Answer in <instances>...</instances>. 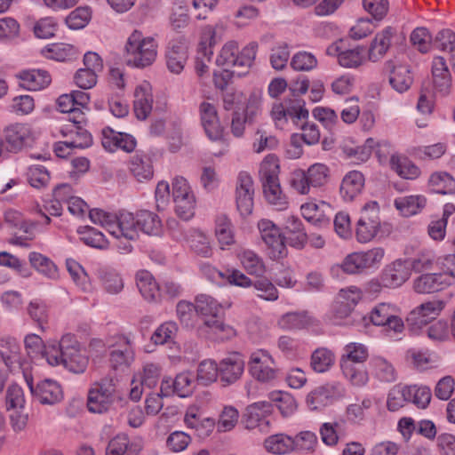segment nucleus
I'll return each instance as SVG.
<instances>
[{
  "mask_svg": "<svg viewBox=\"0 0 455 455\" xmlns=\"http://www.w3.org/2000/svg\"><path fill=\"white\" fill-rule=\"evenodd\" d=\"M30 358L45 359L52 366L63 365L65 369L75 374L84 373L89 364V356L82 349L76 338L65 334L58 347H46L43 337L38 333H30Z\"/></svg>",
  "mask_w": 455,
  "mask_h": 455,
  "instance_id": "f257e3e1",
  "label": "nucleus"
},
{
  "mask_svg": "<svg viewBox=\"0 0 455 455\" xmlns=\"http://www.w3.org/2000/svg\"><path fill=\"white\" fill-rule=\"evenodd\" d=\"M89 217L94 224L105 228L114 237L134 240L139 236L136 215L120 211L116 214L107 212L100 209H92Z\"/></svg>",
  "mask_w": 455,
  "mask_h": 455,
  "instance_id": "f03ea898",
  "label": "nucleus"
},
{
  "mask_svg": "<svg viewBox=\"0 0 455 455\" xmlns=\"http://www.w3.org/2000/svg\"><path fill=\"white\" fill-rule=\"evenodd\" d=\"M279 172L278 159L274 155L267 156L260 164L259 177L265 198L276 210L283 211L287 208L288 202L281 190Z\"/></svg>",
  "mask_w": 455,
  "mask_h": 455,
  "instance_id": "7ed1b4c3",
  "label": "nucleus"
},
{
  "mask_svg": "<svg viewBox=\"0 0 455 455\" xmlns=\"http://www.w3.org/2000/svg\"><path fill=\"white\" fill-rule=\"evenodd\" d=\"M345 353L340 358V368L344 376L355 386H363L368 374L363 363L368 358V350L363 344L352 342L344 347Z\"/></svg>",
  "mask_w": 455,
  "mask_h": 455,
  "instance_id": "20e7f679",
  "label": "nucleus"
},
{
  "mask_svg": "<svg viewBox=\"0 0 455 455\" xmlns=\"http://www.w3.org/2000/svg\"><path fill=\"white\" fill-rule=\"evenodd\" d=\"M125 61L128 66L146 68L150 66L157 55V43L153 37H143L135 30L128 38Z\"/></svg>",
  "mask_w": 455,
  "mask_h": 455,
  "instance_id": "39448f33",
  "label": "nucleus"
},
{
  "mask_svg": "<svg viewBox=\"0 0 455 455\" xmlns=\"http://www.w3.org/2000/svg\"><path fill=\"white\" fill-rule=\"evenodd\" d=\"M118 400H122L121 394L114 379L103 378L88 390L86 405L90 412L103 414L109 411Z\"/></svg>",
  "mask_w": 455,
  "mask_h": 455,
  "instance_id": "423d86ee",
  "label": "nucleus"
},
{
  "mask_svg": "<svg viewBox=\"0 0 455 455\" xmlns=\"http://www.w3.org/2000/svg\"><path fill=\"white\" fill-rule=\"evenodd\" d=\"M220 304L212 296L200 294L196 298V313L210 317L204 321V324L216 334L223 333L220 339H227L234 335L235 331L220 320Z\"/></svg>",
  "mask_w": 455,
  "mask_h": 455,
  "instance_id": "0eeeda50",
  "label": "nucleus"
},
{
  "mask_svg": "<svg viewBox=\"0 0 455 455\" xmlns=\"http://www.w3.org/2000/svg\"><path fill=\"white\" fill-rule=\"evenodd\" d=\"M447 301L440 298L427 299L413 308L406 317L409 329L417 333L442 314Z\"/></svg>",
  "mask_w": 455,
  "mask_h": 455,
  "instance_id": "6e6552de",
  "label": "nucleus"
},
{
  "mask_svg": "<svg viewBox=\"0 0 455 455\" xmlns=\"http://www.w3.org/2000/svg\"><path fill=\"white\" fill-rule=\"evenodd\" d=\"M172 198L176 214L184 220H190L195 214L196 197L188 180L176 177L172 180Z\"/></svg>",
  "mask_w": 455,
  "mask_h": 455,
  "instance_id": "1a4fd4ad",
  "label": "nucleus"
},
{
  "mask_svg": "<svg viewBox=\"0 0 455 455\" xmlns=\"http://www.w3.org/2000/svg\"><path fill=\"white\" fill-rule=\"evenodd\" d=\"M381 228L379 208L377 202H370L362 209L357 221L355 235L360 243H367L377 236Z\"/></svg>",
  "mask_w": 455,
  "mask_h": 455,
  "instance_id": "9d476101",
  "label": "nucleus"
},
{
  "mask_svg": "<svg viewBox=\"0 0 455 455\" xmlns=\"http://www.w3.org/2000/svg\"><path fill=\"white\" fill-rule=\"evenodd\" d=\"M272 412V403L269 402H257L245 409L242 422L246 429L258 428L259 432L267 434L270 430V420L267 417Z\"/></svg>",
  "mask_w": 455,
  "mask_h": 455,
  "instance_id": "9b49d317",
  "label": "nucleus"
},
{
  "mask_svg": "<svg viewBox=\"0 0 455 455\" xmlns=\"http://www.w3.org/2000/svg\"><path fill=\"white\" fill-rule=\"evenodd\" d=\"M248 364L251 376L259 381L268 382L276 376L275 363L267 350L258 349L252 352Z\"/></svg>",
  "mask_w": 455,
  "mask_h": 455,
  "instance_id": "f8f14e48",
  "label": "nucleus"
},
{
  "mask_svg": "<svg viewBox=\"0 0 455 455\" xmlns=\"http://www.w3.org/2000/svg\"><path fill=\"white\" fill-rule=\"evenodd\" d=\"M258 228L261 239L269 250L270 258H283L286 254V246L279 228L268 220H261L258 223Z\"/></svg>",
  "mask_w": 455,
  "mask_h": 455,
  "instance_id": "ddd939ff",
  "label": "nucleus"
},
{
  "mask_svg": "<svg viewBox=\"0 0 455 455\" xmlns=\"http://www.w3.org/2000/svg\"><path fill=\"white\" fill-rule=\"evenodd\" d=\"M254 186L251 175L246 172L238 174L235 186V204L241 216L246 217L252 212Z\"/></svg>",
  "mask_w": 455,
  "mask_h": 455,
  "instance_id": "4468645a",
  "label": "nucleus"
},
{
  "mask_svg": "<svg viewBox=\"0 0 455 455\" xmlns=\"http://www.w3.org/2000/svg\"><path fill=\"white\" fill-rule=\"evenodd\" d=\"M109 345V361L114 369L127 368L134 360V349L131 339L124 335L114 338Z\"/></svg>",
  "mask_w": 455,
  "mask_h": 455,
  "instance_id": "2eb2a0df",
  "label": "nucleus"
},
{
  "mask_svg": "<svg viewBox=\"0 0 455 455\" xmlns=\"http://www.w3.org/2000/svg\"><path fill=\"white\" fill-rule=\"evenodd\" d=\"M342 395L340 385L326 383L313 389L307 396L310 410H320Z\"/></svg>",
  "mask_w": 455,
  "mask_h": 455,
  "instance_id": "dca6fc26",
  "label": "nucleus"
},
{
  "mask_svg": "<svg viewBox=\"0 0 455 455\" xmlns=\"http://www.w3.org/2000/svg\"><path fill=\"white\" fill-rule=\"evenodd\" d=\"M0 355L9 371H20L25 381L28 384V374L25 367L26 361L22 359L20 353V347L14 339L2 340Z\"/></svg>",
  "mask_w": 455,
  "mask_h": 455,
  "instance_id": "f3484780",
  "label": "nucleus"
},
{
  "mask_svg": "<svg viewBox=\"0 0 455 455\" xmlns=\"http://www.w3.org/2000/svg\"><path fill=\"white\" fill-rule=\"evenodd\" d=\"M188 42L184 36H179L169 42L166 50V65L168 69L174 74H180L187 62Z\"/></svg>",
  "mask_w": 455,
  "mask_h": 455,
  "instance_id": "a211bd4d",
  "label": "nucleus"
},
{
  "mask_svg": "<svg viewBox=\"0 0 455 455\" xmlns=\"http://www.w3.org/2000/svg\"><path fill=\"white\" fill-rule=\"evenodd\" d=\"M101 144L109 152H115L118 148L125 152H132L136 147V140L128 133L118 132L106 127L102 130Z\"/></svg>",
  "mask_w": 455,
  "mask_h": 455,
  "instance_id": "6ab92c4d",
  "label": "nucleus"
},
{
  "mask_svg": "<svg viewBox=\"0 0 455 455\" xmlns=\"http://www.w3.org/2000/svg\"><path fill=\"white\" fill-rule=\"evenodd\" d=\"M244 371V360L239 353H232L220 362V376L222 382L230 385L237 381Z\"/></svg>",
  "mask_w": 455,
  "mask_h": 455,
  "instance_id": "aec40b11",
  "label": "nucleus"
},
{
  "mask_svg": "<svg viewBox=\"0 0 455 455\" xmlns=\"http://www.w3.org/2000/svg\"><path fill=\"white\" fill-rule=\"evenodd\" d=\"M410 275L411 269L406 259H397L386 267L381 275V283L388 288L399 287L409 279Z\"/></svg>",
  "mask_w": 455,
  "mask_h": 455,
  "instance_id": "412c9836",
  "label": "nucleus"
},
{
  "mask_svg": "<svg viewBox=\"0 0 455 455\" xmlns=\"http://www.w3.org/2000/svg\"><path fill=\"white\" fill-rule=\"evenodd\" d=\"M385 68L389 72V84L397 92L403 93L411 86L413 77L408 66L387 60Z\"/></svg>",
  "mask_w": 455,
  "mask_h": 455,
  "instance_id": "4be33fe9",
  "label": "nucleus"
},
{
  "mask_svg": "<svg viewBox=\"0 0 455 455\" xmlns=\"http://www.w3.org/2000/svg\"><path fill=\"white\" fill-rule=\"evenodd\" d=\"M202 125L208 138L218 140L222 137V127L220 124L216 108L213 104L204 101L199 107Z\"/></svg>",
  "mask_w": 455,
  "mask_h": 455,
  "instance_id": "5701e85b",
  "label": "nucleus"
},
{
  "mask_svg": "<svg viewBox=\"0 0 455 455\" xmlns=\"http://www.w3.org/2000/svg\"><path fill=\"white\" fill-rule=\"evenodd\" d=\"M0 136L4 143L5 152L17 153L22 149L28 136V127L25 124H14L5 127Z\"/></svg>",
  "mask_w": 455,
  "mask_h": 455,
  "instance_id": "b1692460",
  "label": "nucleus"
},
{
  "mask_svg": "<svg viewBox=\"0 0 455 455\" xmlns=\"http://www.w3.org/2000/svg\"><path fill=\"white\" fill-rule=\"evenodd\" d=\"M30 393L41 404L53 405L63 398L60 386L51 379L38 383L35 388L30 383Z\"/></svg>",
  "mask_w": 455,
  "mask_h": 455,
  "instance_id": "393cba45",
  "label": "nucleus"
},
{
  "mask_svg": "<svg viewBox=\"0 0 455 455\" xmlns=\"http://www.w3.org/2000/svg\"><path fill=\"white\" fill-rule=\"evenodd\" d=\"M153 95L151 86L143 82L138 85L134 92L133 110L140 120H145L152 111Z\"/></svg>",
  "mask_w": 455,
  "mask_h": 455,
  "instance_id": "a878e982",
  "label": "nucleus"
},
{
  "mask_svg": "<svg viewBox=\"0 0 455 455\" xmlns=\"http://www.w3.org/2000/svg\"><path fill=\"white\" fill-rule=\"evenodd\" d=\"M343 41L331 45L327 52L330 54H337L338 60L340 66L344 68H357L363 63V47H356L355 49L344 50L342 47Z\"/></svg>",
  "mask_w": 455,
  "mask_h": 455,
  "instance_id": "bb28decb",
  "label": "nucleus"
},
{
  "mask_svg": "<svg viewBox=\"0 0 455 455\" xmlns=\"http://www.w3.org/2000/svg\"><path fill=\"white\" fill-rule=\"evenodd\" d=\"M265 450L274 455H287L295 451L297 447L293 437L278 433L267 436L263 443Z\"/></svg>",
  "mask_w": 455,
  "mask_h": 455,
  "instance_id": "cd10ccee",
  "label": "nucleus"
},
{
  "mask_svg": "<svg viewBox=\"0 0 455 455\" xmlns=\"http://www.w3.org/2000/svg\"><path fill=\"white\" fill-rule=\"evenodd\" d=\"M42 56L56 61H71L77 59L79 52L73 44L65 43L50 44L39 50Z\"/></svg>",
  "mask_w": 455,
  "mask_h": 455,
  "instance_id": "c85d7f7f",
  "label": "nucleus"
},
{
  "mask_svg": "<svg viewBox=\"0 0 455 455\" xmlns=\"http://www.w3.org/2000/svg\"><path fill=\"white\" fill-rule=\"evenodd\" d=\"M432 76L435 92L442 95L448 94L451 86V78L448 67L443 57H436L434 59Z\"/></svg>",
  "mask_w": 455,
  "mask_h": 455,
  "instance_id": "c756f323",
  "label": "nucleus"
},
{
  "mask_svg": "<svg viewBox=\"0 0 455 455\" xmlns=\"http://www.w3.org/2000/svg\"><path fill=\"white\" fill-rule=\"evenodd\" d=\"M395 30L392 27H387L376 34L368 52V58L371 61H378L386 55L391 46Z\"/></svg>",
  "mask_w": 455,
  "mask_h": 455,
  "instance_id": "7c9ffc66",
  "label": "nucleus"
},
{
  "mask_svg": "<svg viewBox=\"0 0 455 455\" xmlns=\"http://www.w3.org/2000/svg\"><path fill=\"white\" fill-rule=\"evenodd\" d=\"M136 284L146 300L152 302L157 301L160 299V287L148 271L140 270L136 274Z\"/></svg>",
  "mask_w": 455,
  "mask_h": 455,
  "instance_id": "2f4dec72",
  "label": "nucleus"
},
{
  "mask_svg": "<svg viewBox=\"0 0 455 455\" xmlns=\"http://www.w3.org/2000/svg\"><path fill=\"white\" fill-rule=\"evenodd\" d=\"M184 423L188 428L193 429L199 439H205L212 435L216 422L212 418H200L193 411H187Z\"/></svg>",
  "mask_w": 455,
  "mask_h": 455,
  "instance_id": "473e14b6",
  "label": "nucleus"
},
{
  "mask_svg": "<svg viewBox=\"0 0 455 455\" xmlns=\"http://www.w3.org/2000/svg\"><path fill=\"white\" fill-rule=\"evenodd\" d=\"M364 177L358 171L349 172L342 180L340 185V195L346 201H352L363 190Z\"/></svg>",
  "mask_w": 455,
  "mask_h": 455,
  "instance_id": "72a5a7b5",
  "label": "nucleus"
},
{
  "mask_svg": "<svg viewBox=\"0 0 455 455\" xmlns=\"http://www.w3.org/2000/svg\"><path fill=\"white\" fill-rule=\"evenodd\" d=\"M389 163L391 169L403 179L415 180L421 173L420 169L404 156L394 154L391 156Z\"/></svg>",
  "mask_w": 455,
  "mask_h": 455,
  "instance_id": "f704fd0d",
  "label": "nucleus"
},
{
  "mask_svg": "<svg viewBox=\"0 0 455 455\" xmlns=\"http://www.w3.org/2000/svg\"><path fill=\"white\" fill-rule=\"evenodd\" d=\"M137 228L148 235H159L162 232V222L158 215L147 210L136 213Z\"/></svg>",
  "mask_w": 455,
  "mask_h": 455,
  "instance_id": "c9c22d12",
  "label": "nucleus"
},
{
  "mask_svg": "<svg viewBox=\"0 0 455 455\" xmlns=\"http://www.w3.org/2000/svg\"><path fill=\"white\" fill-rule=\"evenodd\" d=\"M445 283L443 274H425L414 281V290L418 293H432L442 290Z\"/></svg>",
  "mask_w": 455,
  "mask_h": 455,
  "instance_id": "e433bc0d",
  "label": "nucleus"
},
{
  "mask_svg": "<svg viewBox=\"0 0 455 455\" xmlns=\"http://www.w3.org/2000/svg\"><path fill=\"white\" fill-rule=\"evenodd\" d=\"M140 451V448L131 443L126 435H117L109 441L106 455H139Z\"/></svg>",
  "mask_w": 455,
  "mask_h": 455,
  "instance_id": "4c0bfd02",
  "label": "nucleus"
},
{
  "mask_svg": "<svg viewBox=\"0 0 455 455\" xmlns=\"http://www.w3.org/2000/svg\"><path fill=\"white\" fill-rule=\"evenodd\" d=\"M130 171L139 181L150 180L154 175L151 159L146 155H134L130 162Z\"/></svg>",
  "mask_w": 455,
  "mask_h": 455,
  "instance_id": "58836bf2",
  "label": "nucleus"
},
{
  "mask_svg": "<svg viewBox=\"0 0 455 455\" xmlns=\"http://www.w3.org/2000/svg\"><path fill=\"white\" fill-rule=\"evenodd\" d=\"M323 208H330V205L324 202L317 204L314 202H308L301 205L302 216L309 222L316 226L327 225L329 219L324 214Z\"/></svg>",
  "mask_w": 455,
  "mask_h": 455,
  "instance_id": "ea45409f",
  "label": "nucleus"
},
{
  "mask_svg": "<svg viewBox=\"0 0 455 455\" xmlns=\"http://www.w3.org/2000/svg\"><path fill=\"white\" fill-rule=\"evenodd\" d=\"M238 259L249 275L261 276L266 271L263 259L251 250H242Z\"/></svg>",
  "mask_w": 455,
  "mask_h": 455,
  "instance_id": "a19ab883",
  "label": "nucleus"
},
{
  "mask_svg": "<svg viewBox=\"0 0 455 455\" xmlns=\"http://www.w3.org/2000/svg\"><path fill=\"white\" fill-rule=\"evenodd\" d=\"M427 203L423 196H408L395 200V208L405 217L417 214Z\"/></svg>",
  "mask_w": 455,
  "mask_h": 455,
  "instance_id": "79ce46f5",
  "label": "nucleus"
},
{
  "mask_svg": "<svg viewBox=\"0 0 455 455\" xmlns=\"http://www.w3.org/2000/svg\"><path fill=\"white\" fill-rule=\"evenodd\" d=\"M215 235L223 246L235 243L234 227L230 219L226 214H220L215 220Z\"/></svg>",
  "mask_w": 455,
  "mask_h": 455,
  "instance_id": "37998d69",
  "label": "nucleus"
},
{
  "mask_svg": "<svg viewBox=\"0 0 455 455\" xmlns=\"http://www.w3.org/2000/svg\"><path fill=\"white\" fill-rule=\"evenodd\" d=\"M238 53L239 49L237 43L234 41L228 42L221 48L220 52L216 59V63L218 66L223 68L240 70V68H238Z\"/></svg>",
  "mask_w": 455,
  "mask_h": 455,
  "instance_id": "c03bdc74",
  "label": "nucleus"
},
{
  "mask_svg": "<svg viewBox=\"0 0 455 455\" xmlns=\"http://www.w3.org/2000/svg\"><path fill=\"white\" fill-rule=\"evenodd\" d=\"M220 374V364L215 361L206 359L202 361L196 370V381L203 386H208L215 382Z\"/></svg>",
  "mask_w": 455,
  "mask_h": 455,
  "instance_id": "a18cd8bd",
  "label": "nucleus"
},
{
  "mask_svg": "<svg viewBox=\"0 0 455 455\" xmlns=\"http://www.w3.org/2000/svg\"><path fill=\"white\" fill-rule=\"evenodd\" d=\"M334 362V354L328 348L321 347L312 353L310 366L315 372L323 373L329 371Z\"/></svg>",
  "mask_w": 455,
  "mask_h": 455,
  "instance_id": "49530a36",
  "label": "nucleus"
},
{
  "mask_svg": "<svg viewBox=\"0 0 455 455\" xmlns=\"http://www.w3.org/2000/svg\"><path fill=\"white\" fill-rule=\"evenodd\" d=\"M370 365L374 376L383 382H393L395 380V371L393 365L381 356H373Z\"/></svg>",
  "mask_w": 455,
  "mask_h": 455,
  "instance_id": "de8ad7c7",
  "label": "nucleus"
},
{
  "mask_svg": "<svg viewBox=\"0 0 455 455\" xmlns=\"http://www.w3.org/2000/svg\"><path fill=\"white\" fill-rule=\"evenodd\" d=\"M30 266L48 278L56 279L59 275L53 261L41 253L30 252Z\"/></svg>",
  "mask_w": 455,
  "mask_h": 455,
  "instance_id": "09e8293b",
  "label": "nucleus"
},
{
  "mask_svg": "<svg viewBox=\"0 0 455 455\" xmlns=\"http://www.w3.org/2000/svg\"><path fill=\"white\" fill-rule=\"evenodd\" d=\"M99 277L104 289L111 294L119 293L124 289V281L114 269L100 268Z\"/></svg>",
  "mask_w": 455,
  "mask_h": 455,
  "instance_id": "8fccbe9b",
  "label": "nucleus"
},
{
  "mask_svg": "<svg viewBox=\"0 0 455 455\" xmlns=\"http://www.w3.org/2000/svg\"><path fill=\"white\" fill-rule=\"evenodd\" d=\"M310 323V318L306 312H290L278 320V325L283 330H300Z\"/></svg>",
  "mask_w": 455,
  "mask_h": 455,
  "instance_id": "3c124183",
  "label": "nucleus"
},
{
  "mask_svg": "<svg viewBox=\"0 0 455 455\" xmlns=\"http://www.w3.org/2000/svg\"><path fill=\"white\" fill-rule=\"evenodd\" d=\"M428 184L435 192L443 195L451 193L455 188L454 179L445 172L432 173L429 177Z\"/></svg>",
  "mask_w": 455,
  "mask_h": 455,
  "instance_id": "603ef678",
  "label": "nucleus"
},
{
  "mask_svg": "<svg viewBox=\"0 0 455 455\" xmlns=\"http://www.w3.org/2000/svg\"><path fill=\"white\" fill-rule=\"evenodd\" d=\"M32 323L35 325L36 330L35 331H30V333H38L42 337L47 327V314L44 305L30 302V325Z\"/></svg>",
  "mask_w": 455,
  "mask_h": 455,
  "instance_id": "864d4df0",
  "label": "nucleus"
},
{
  "mask_svg": "<svg viewBox=\"0 0 455 455\" xmlns=\"http://www.w3.org/2000/svg\"><path fill=\"white\" fill-rule=\"evenodd\" d=\"M305 172L313 188H321L328 182L330 170L328 166L323 164H314L310 165Z\"/></svg>",
  "mask_w": 455,
  "mask_h": 455,
  "instance_id": "5fc2aeb1",
  "label": "nucleus"
},
{
  "mask_svg": "<svg viewBox=\"0 0 455 455\" xmlns=\"http://www.w3.org/2000/svg\"><path fill=\"white\" fill-rule=\"evenodd\" d=\"M190 248L199 256L209 258L212 249L209 238L200 230H194L189 238Z\"/></svg>",
  "mask_w": 455,
  "mask_h": 455,
  "instance_id": "6e6d98bb",
  "label": "nucleus"
},
{
  "mask_svg": "<svg viewBox=\"0 0 455 455\" xmlns=\"http://www.w3.org/2000/svg\"><path fill=\"white\" fill-rule=\"evenodd\" d=\"M69 146L72 148H87L92 145V137L91 133L81 125H76L68 131Z\"/></svg>",
  "mask_w": 455,
  "mask_h": 455,
  "instance_id": "4d7b16f0",
  "label": "nucleus"
},
{
  "mask_svg": "<svg viewBox=\"0 0 455 455\" xmlns=\"http://www.w3.org/2000/svg\"><path fill=\"white\" fill-rule=\"evenodd\" d=\"M58 29V22L52 17H45L37 20L33 32L36 37L40 39H50L55 36Z\"/></svg>",
  "mask_w": 455,
  "mask_h": 455,
  "instance_id": "13d9d810",
  "label": "nucleus"
},
{
  "mask_svg": "<svg viewBox=\"0 0 455 455\" xmlns=\"http://www.w3.org/2000/svg\"><path fill=\"white\" fill-rule=\"evenodd\" d=\"M410 401V390L407 387H394L387 396V406L391 411H396Z\"/></svg>",
  "mask_w": 455,
  "mask_h": 455,
  "instance_id": "bf43d9fd",
  "label": "nucleus"
},
{
  "mask_svg": "<svg viewBox=\"0 0 455 455\" xmlns=\"http://www.w3.org/2000/svg\"><path fill=\"white\" fill-rule=\"evenodd\" d=\"M239 411L231 405L225 406L221 411L217 427L219 432H228L232 430L238 422Z\"/></svg>",
  "mask_w": 455,
  "mask_h": 455,
  "instance_id": "052dcab7",
  "label": "nucleus"
},
{
  "mask_svg": "<svg viewBox=\"0 0 455 455\" xmlns=\"http://www.w3.org/2000/svg\"><path fill=\"white\" fill-rule=\"evenodd\" d=\"M288 117L292 120H305L308 118L309 113L305 108V101L300 99H288L281 103Z\"/></svg>",
  "mask_w": 455,
  "mask_h": 455,
  "instance_id": "680f3d73",
  "label": "nucleus"
},
{
  "mask_svg": "<svg viewBox=\"0 0 455 455\" xmlns=\"http://www.w3.org/2000/svg\"><path fill=\"white\" fill-rule=\"evenodd\" d=\"M84 231H79V233L82 235L81 240L85 244L101 250L108 248V242L100 231L91 227H84Z\"/></svg>",
  "mask_w": 455,
  "mask_h": 455,
  "instance_id": "e2e57ef3",
  "label": "nucleus"
},
{
  "mask_svg": "<svg viewBox=\"0 0 455 455\" xmlns=\"http://www.w3.org/2000/svg\"><path fill=\"white\" fill-rule=\"evenodd\" d=\"M427 335L434 341H446L451 335V327L444 319L435 320L427 328Z\"/></svg>",
  "mask_w": 455,
  "mask_h": 455,
  "instance_id": "0e129e2a",
  "label": "nucleus"
},
{
  "mask_svg": "<svg viewBox=\"0 0 455 455\" xmlns=\"http://www.w3.org/2000/svg\"><path fill=\"white\" fill-rule=\"evenodd\" d=\"M91 19V12L87 7H78L71 12L66 18L65 22L70 29H80L84 28Z\"/></svg>",
  "mask_w": 455,
  "mask_h": 455,
  "instance_id": "69168bd1",
  "label": "nucleus"
},
{
  "mask_svg": "<svg viewBox=\"0 0 455 455\" xmlns=\"http://www.w3.org/2000/svg\"><path fill=\"white\" fill-rule=\"evenodd\" d=\"M340 424L339 422H325L319 429L322 442L327 446H335L339 440Z\"/></svg>",
  "mask_w": 455,
  "mask_h": 455,
  "instance_id": "338daca9",
  "label": "nucleus"
},
{
  "mask_svg": "<svg viewBox=\"0 0 455 455\" xmlns=\"http://www.w3.org/2000/svg\"><path fill=\"white\" fill-rule=\"evenodd\" d=\"M433 47L443 52L455 51V34L451 29H443L433 40Z\"/></svg>",
  "mask_w": 455,
  "mask_h": 455,
  "instance_id": "774afa93",
  "label": "nucleus"
}]
</instances>
